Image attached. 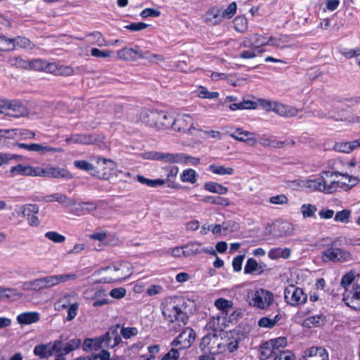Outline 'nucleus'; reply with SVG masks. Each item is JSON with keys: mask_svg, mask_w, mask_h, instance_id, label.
Here are the masks:
<instances>
[{"mask_svg": "<svg viewBox=\"0 0 360 360\" xmlns=\"http://www.w3.org/2000/svg\"><path fill=\"white\" fill-rule=\"evenodd\" d=\"M214 306L218 309L220 316H227V311L233 307V304L231 300L219 298L215 300Z\"/></svg>", "mask_w": 360, "mask_h": 360, "instance_id": "37", "label": "nucleus"}, {"mask_svg": "<svg viewBox=\"0 0 360 360\" xmlns=\"http://www.w3.org/2000/svg\"><path fill=\"white\" fill-rule=\"evenodd\" d=\"M119 325L115 328L110 329L104 335L101 336L103 340V347L113 348L121 342L122 338L117 331Z\"/></svg>", "mask_w": 360, "mask_h": 360, "instance_id": "18", "label": "nucleus"}, {"mask_svg": "<svg viewBox=\"0 0 360 360\" xmlns=\"http://www.w3.org/2000/svg\"><path fill=\"white\" fill-rule=\"evenodd\" d=\"M115 276L112 280H116V283H121L129 278L132 274V265L128 262H122L115 264Z\"/></svg>", "mask_w": 360, "mask_h": 360, "instance_id": "17", "label": "nucleus"}, {"mask_svg": "<svg viewBox=\"0 0 360 360\" xmlns=\"http://www.w3.org/2000/svg\"><path fill=\"white\" fill-rule=\"evenodd\" d=\"M274 229H276V231H274V235L277 237L290 235L292 232V226L288 222L278 223L274 226Z\"/></svg>", "mask_w": 360, "mask_h": 360, "instance_id": "43", "label": "nucleus"}, {"mask_svg": "<svg viewBox=\"0 0 360 360\" xmlns=\"http://www.w3.org/2000/svg\"><path fill=\"white\" fill-rule=\"evenodd\" d=\"M340 283L345 288L343 300L345 304L360 311V274L355 275L349 272L342 276Z\"/></svg>", "mask_w": 360, "mask_h": 360, "instance_id": "2", "label": "nucleus"}, {"mask_svg": "<svg viewBox=\"0 0 360 360\" xmlns=\"http://www.w3.org/2000/svg\"><path fill=\"white\" fill-rule=\"evenodd\" d=\"M219 335L220 354L235 352L243 340L242 335L236 330L220 333Z\"/></svg>", "mask_w": 360, "mask_h": 360, "instance_id": "5", "label": "nucleus"}, {"mask_svg": "<svg viewBox=\"0 0 360 360\" xmlns=\"http://www.w3.org/2000/svg\"><path fill=\"white\" fill-rule=\"evenodd\" d=\"M266 269V264H259L253 258H249L244 268V273L245 274H262Z\"/></svg>", "mask_w": 360, "mask_h": 360, "instance_id": "27", "label": "nucleus"}, {"mask_svg": "<svg viewBox=\"0 0 360 360\" xmlns=\"http://www.w3.org/2000/svg\"><path fill=\"white\" fill-rule=\"evenodd\" d=\"M204 202L211 203L212 205H221L223 207H227L230 205V201L228 198L221 197L219 195L217 196H205L202 200Z\"/></svg>", "mask_w": 360, "mask_h": 360, "instance_id": "45", "label": "nucleus"}, {"mask_svg": "<svg viewBox=\"0 0 360 360\" xmlns=\"http://www.w3.org/2000/svg\"><path fill=\"white\" fill-rule=\"evenodd\" d=\"M179 172V168L176 166L172 167L167 175V187L172 188H179L180 185L171 181V179L176 176Z\"/></svg>", "mask_w": 360, "mask_h": 360, "instance_id": "53", "label": "nucleus"}, {"mask_svg": "<svg viewBox=\"0 0 360 360\" xmlns=\"http://www.w3.org/2000/svg\"><path fill=\"white\" fill-rule=\"evenodd\" d=\"M229 135L234 139L246 142L250 146H255L257 143L253 132L244 131L241 128H237L233 131H229Z\"/></svg>", "mask_w": 360, "mask_h": 360, "instance_id": "20", "label": "nucleus"}, {"mask_svg": "<svg viewBox=\"0 0 360 360\" xmlns=\"http://www.w3.org/2000/svg\"><path fill=\"white\" fill-rule=\"evenodd\" d=\"M208 170L213 174L223 176V175H232L234 169L231 167H225L219 164H212L209 166Z\"/></svg>", "mask_w": 360, "mask_h": 360, "instance_id": "40", "label": "nucleus"}, {"mask_svg": "<svg viewBox=\"0 0 360 360\" xmlns=\"http://www.w3.org/2000/svg\"><path fill=\"white\" fill-rule=\"evenodd\" d=\"M248 297L249 304L260 309L269 307L274 300V295L270 291L261 288L250 292Z\"/></svg>", "mask_w": 360, "mask_h": 360, "instance_id": "7", "label": "nucleus"}, {"mask_svg": "<svg viewBox=\"0 0 360 360\" xmlns=\"http://www.w3.org/2000/svg\"><path fill=\"white\" fill-rule=\"evenodd\" d=\"M240 316V310L233 307L227 311V316H223L226 326L228 327L231 323H236Z\"/></svg>", "mask_w": 360, "mask_h": 360, "instance_id": "44", "label": "nucleus"}, {"mask_svg": "<svg viewBox=\"0 0 360 360\" xmlns=\"http://www.w3.org/2000/svg\"><path fill=\"white\" fill-rule=\"evenodd\" d=\"M316 210V206L312 204H303L300 207V212L304 219L315 217Z\"/></svg>", "mask_w": 360, "mask_h": 360, "instance_id": "49", "label": "nucleus"}, {"mask_svg": "<svg viewBox=\"0 0 360 360\" xmlns=\"http://www.w3.org/2000/svg\"><path fill=\"white\" fill-rule=\"evenodd\" d=\"M263 146H271L274 148H282L285 145L284 141H277L274 136H268L266 134H262L259 137L257 141Z\"/></svg>", "mask_w": 360, "mask_h": 360, "instance_id": "36", "label": "nucleus"}, {"mask_svg": "<svg viewBox=\"0 0 360 360\" xmlns=\"http://www.w3.org/2000/svg\"><path fill=\"white\" fill-rule=\"evenodd\" d=\"M338 176H342L345 181H340L341 183H345L344 185L340 184V189L348 190L352 188L353 186H356L360 179L358 178L357 175H349L348 174H338Z\"/></svg>", "mask_w": 360, "mask_h": 360, "instance_id": "42", "label": "nucleus"}, {"mask_svg": "<svg viewBox=\"0 0 360 360\" xmlns=\"http://www.w3.org/2000/svg\"><path fill=\"white\" fill-rule=\"evenodd\" d=\"M96 141L95 136L90 134H74L65 139V142L68 144H91Z\"/></svg>", "mask_w": 360, "mask_h": 360, "instance_id": "25", "label": "nucleus"}, {"mask_svg": "<svg viewBox=\"0 0 360 360\" xmlns=\"http://www.w3.org/2000/svg\"><path fill=\"white\" fill-rule=\"evenodd\" d=\"M184 349L179 347H172V348L162 357V360H176L179 358L180 352Z\"/></svg>", "mask_w": 360, "mask_h": 360, "instance_id": "63", "label": "nucleus"}, {"mask_svg": "<svg viewBox=\"0 0 360 360\" xmlns=\"http://www.w3.org/2000/svg\"><path fill=\"white\" fill-rule=\"evenodd\" d=\"M291 255V250L288 248H273L269 250L268 257L271 260H276L278 259H288Z\"/></svg>", "mask_w": 360, "mask_h": 360, "instance_id": "30", "label": "nucleus"}, {"mask_svg": "<svg viewBox=\"0 0 360 360\" xmlns=\"http://www.w3.org/2000/svg\"><path fill=\"white\" fill-rule=\"evenodd\" d=\"M6 114L13 117H20L28 114V109L25 105L17 101H9Z\"/></svg>", "mask_w": 360, "mask_h": 360, "instance_id": "24", "label": "nucleus"}, {"mask_svg": "<svg viewBox=\"0 0 360 360\" xmlns=\"http://www.w3.org/2000/svg\"><path fill=\"white\" fill-rule=\"evenodd\" d=\"M284 300L288 304L292 307H298L307 302V295L302 288L294 285H289L285 288Z\"/></svg>", "mask_w": 360, "mask_h": 360, "instance_id": "8", "label": "nucleus"}, {"mask_svg": "<svg viewBox=\"0 0 360 360\" xmlns=\"http://www.w3.org/2000/svg\"><path fill=\"white\" fill-rule=\"evenodd\" d=\"M325 322L326 317L322 314L309 316L306 320V323L307 325H312L314 326H319L323 325Z\"/></svg>", "mask_w": 360, "mask_h": 360, "instance_id": "58", "label": "nucleus"}, {"mask_svg": "<svg viewBox=\"0 0 360 360\" xmlns=\"http://www.w3.org/2000/svg\"><path fill=\"white\" fill-rule=\"evenodd\" d=\"M281 317L282 316L279 313L274 316L262 317L258 321V326L262 328H271L281 319Z\"/></svg>", "mask_w": 360, "mask_h": 360, "instance_id": "41", "label": "nucleus"}, {"mask_svg": "<svg viewBox=\"0 0 360 360\" xmlns=\"http://www.w3.org/2000/svg\"><path fill=\"white\" fill-rule=\"evenodd\" d=\"M35 136V133L27 129H1L0 143H4L6 139H14L20 137L22 139H31Z\"/></svg>", "mask_w": 360, "mask_h": 360, "instance_id": "15", "label": "nucleus"}, {"mask_svg": "<svg viewBox=\"0 0 360 360\" xmlns=\"http://www.w3.org/2000/svg\"><path fill=\"white\" fill-rule=\"evenodd\" d=\"M195 339V333L190 327L185 328L184 330L171 342L172 347H179V349L189 348Z\"/></svg>", "mask_w": 360, "mask_h": 360, "instance_id": "13", "label": "nucleus"}, {"mask_svg": "<svg viewBox=\"0 0 360 360\" xmlns=\"http://www.w3.org/2000/svg\"><path fill=\"white\" fill-rule=\"evenodd\" d=\"M8 63L11 66L16 68L29 69V61L20 57H11Z\"/></svg>", "mask_w": 360, "mask_h": 360, "instance_id": "50", "label": "nucleus"}, {"mask_svg": "<svg viewBox=\"0 0 360 360\" xmlns=\"http://www.w3.org/2000/svg\"><path fill=\"white\" fill-rule=\"evenodd\" d=\"M205 190L219 195H224L228 193L229 189L219 183L214 181L206 182L204 184Z\"/></svg>", "mask_w": 360, "mask_h": 360, "instance_id": "39", "label": "nucleus"}, {"mask_svg": "<svg viewBox=\"0 0 360 360\" xmlns=\"http://www.w3.org/2000/svg\"><path fill=\"white\" fill-rule=\"evenodd\" d=\"M40 319V315L37 311H27L17 316L16 321L20 325H30L37 323Z\"/></svg>", "mask_w": 360, "mask_h": 360, "instance_id": "28", "label": "nucleus"}, {"mask_svg": "<svg viewBox=\"0 0 360 360\" xmlns=\"http://www.w3.org/2000/svg\"><path fill=\"white\" fill-rule=\"evenodd\" d=\"M323 261L333 262H346L352 259L349 252L338 248H328L322 253Z\"/></svg>", "mask_w": 360, "mask_h": 360, "instance_id": "11", "label": "nucleus"}, {"mask_svg": "<svg viewBox=\"0 0 360 360\" xmlns=\"http://www.w3.org/2000/svg\"><path fill=\"white\" fill-rule=\"evenodd\" d=\"M287 345L285 338L279 337L265 342L260 346V355L263 359H269L280 352L281 349L284 348Z\"/></svg>", "mask_w": 360, "mask_h": 360, "instance_id": "10", "label": "nucleus"}, {"mask_svg": "<svg viewBox=\"0 0 360 360\" xmlns=\"http://www.w3.org/2000/svg\"><path fill=\"white\" fill-rule=\"evenodd\" d=\"M11 44L13 45V50L21 48L27 50H32L34 48L35 45L29 39L18 36L14 38H11Z\"/></svg>", "mask_w": 360, "mask_h": 360, "instance_id": "34", "label": "nucleus"}, {"mask_svg": "<svg viewBox=\"0 0 360 360\" xmlns=\"http://www.w3.org/2000/svg\"><path fill=\"white\" fill-rule=\"evenodd\" d=\"M234 28L237 32H243L248 28V22L244 17L238 16L234 19Z\"/></svg>", "mask_w": 360, "mask_h": 360, "instance_id": "56", "label": "nucleus"}, {"mask_svg": "<svg viewBox=\"0 0 360 360\" xmlns=\"http://www.w3.org/2000/svg\"><path fill=\"white\" fill-rule=\"evenodd\" d=\"M274 360H295V356L291 352L288 350L282 351L281 349L280 352L275 355Z\"/></svg>", "mask_w": 360, "mask_h": 360, "instance_id": "64", "label": "nucleus"}, {"mask_svg": "<svg viewBox=\"0 0 360 360\" xmlns=\"http://www.w3.org/2000/svg\"><path fill=\"white\" fill-rule=\"evenodd\" d=\"M182 182L195 184L197 181V172L193 169H186L180 175Z\"/></svg>", "mask_w": 360, "mask_h": 360, "instance_id": "47", "label": "nucleus"}, {"mask_svg": "<svg viewBox=\"0 0 360 360\" xmlns=\"http://www.w3.org/2000/svg\"><path fill=\"white\" fill-rule=\"evenodd\" d=\"M259 104L265 110H271L281 117H296L301 111L300 109L295 107L285 105L277 101L271 102L267 100H262Z\"/></svg>", "mask_w": 360, "mask_h": 360, "instance_id": "6", "label": "nucleus"}, {"mask_svg": "<svg viewBox=\"0 0 360 360\" xmlns=\"http://www.w3.org/2000/svg\"><path fill=\"white\" fill-rule=\"evenodd\" d=\"M39 210V206L35 204H27L20 207V212L22 217H26L27 219L33 214H37Z\"/></svg>", "mask_w": 360, "mask_h": 360, "instance_id": "46", "label": "nucleus"}, {"mask_svg": "<svg viewBox=\"0 0 360 360\" xmlns=\"http://www.w3.org/2000/svg\"><path fill=\"white\" fill-rule=\"evenodd\" d=\"M44 236L56 243H63L65 240V237L56 231H48Z\"/></svg>", "mask_w": 360, "mask_h": 360, "instance_id": "62", "label": "nucleus"}, {"mask_svg": "<svg viewBox=\"0 0 360 360\" xmlns=\"http://www.w3.org/2000/svg\"><path fill=\"white\" fill-rule=\"evenodd\" d=\"M41 279L44 289L50 288L60 283L58 275H52L42 277Z\"/></svg>", "mask_w": 360, "mask_h": 360, "instance_id": "54", "label": "nucleus"}, {"mask_svg": "<svg viewBox=\"0 0 360 360\" xmlns=\"http://www.w3.org/2000/svg\"><path fill=\"white\" fill-rule=\"evenodd\" d=\"M98 204L94 202H82L77 205L75 212L77 215H84L96 210Z\"/></svg>", "mask_w": 360, "mask_h": 360, "instance_id": "35", "label": "nucleus"}, {"mask_svg": "<svg viewBox=\"0 0 360 360\" xmlns=\"http://www.w3.org/2000/svg\"><path fill=\"white\" fill-rule=\"evenodd\" d=\"M40 200L44 202H58L65 207H70L76 205L75 200L70 198L67 195L58 193L44 196Z\"/></svg>", "mask_w": 360, "mask_h": 360, "instance_id": "22", "label": "nucleus"}, {"mask_svg": "<svg viewBox=\"0 0 360 360\" xmlns=\"http://www.w3.org/2000/svg\"><path fill=\"white\" fill-rule=\"evenodd\" d=\"M304 360H328V353L323 347H311L306 349Z\"/></svg>", "mask_w": 360, "mask_h": 360, "instance_id": "19", "label": "nucleus"}, {"mask_svg": "<svg viewBox=\"0 0 360 360\" xmlns=\"http://www.w3.org/2000/svg\"><path fill=\"white\" fill-rule=\"evenodd\" d=\"M89 41L98 46H107L102 34L98 32H95L87 35Z\"/></svg>", "mask_w": 360, "mask_h": 360, "instance_id": "52", "label": "nucleus"}, {"mask_svg": "<svg viewBox=\"0 0 360 360\" xmlns=\"http://www.w3.org/2000/svg\"><path fill=\"white\" fill-rule=\"evenodd\" d=\"M307 187L309 188H311L314 191H319L322 192V181L321 178V174L319 176V177L314 179H309L306 183Z\"/></svg>", "mask_w": 360, "mask_h": 360, "instance_id": "60", "label": "nucleus"}, {"mask_svg": "<svg viewBox=\"0 0 360 360\" xmlns=\"http://www.w3.org/2000/svg\"><path fill=\"white\" fill-rule=\"evenodd\" d=\"M138 333L139 330L136 327H122L120 335L127 340L137 335Z\"/></svg>", "mask_w": 360, "mask_h": 360, "instance_id": "61", "label": "nucleus"}, {"mask_svg": "<svg viewBox=\"0 0 360 360\" xmlns=\"http://www.w3.org/2000/svg\"><path fill=\"white\" fill-rule=\"evenodd\" d=\"M198 95L202 98H216L219 96V93L216 91L210 92L207 88L200 86L198 89Z\"/></svg>", "mask_w": 360, "mask_h": 360, "instance_id": "59", "label": "nucleus"}, {"mask_svg": "<svg viewBox=\"0 0 360 360\" xmlns=\"http://www.w3.org/2000/svg\"><path fill=\"white\" fill-rule=\"evenodd\" d=\"M185 250V257L196 255L202 252H206L214 256L217 255L215 251L211 248L210 249L205 248L198 242H191L184 245Z\"/></svg>", "mask_w": 360, "mask_h": 360, "instance_id": "21", "label": "nucleus"}, {"mask_svg": "<svg viewBox=\"0 0 360 360\" xmlns=\"http://www.w3.org/2000/svg\"><path fill=\"white\" fill-rule=\"evenodd\" d=\"M351 217V211L349 210H343L336 212L334 220L341 223H348Z\"/></svg>", "mask_w": 360, "mask_h": 360, "instance_id": "55", "label": "nucleus"}, {"mask_svg": "<svg viewBox=\"0 0 360 360\" xmlns=\"http://www.w3.org/2000/svg\"><path fill=\"white\" fill-rule=\"evenodd\" d=\"M203 20L211 26L220 23L223 20V15L221 13V10L217 7H213L208 10L203 17Z\"/></svg>", "mask_w": 360, "mask_h": 360, "instance_id": "26", "label": "nucleus"}, {"mask_svg": "<svg viewBox=\"0 0 360 360\" xmlns=\"http://www.w3.org/2000/svg\"><path fill=\"white\" fill-rule=\"evenodd\" d=\"M198 125L196 124L193 118L188 115L183 114L178 115L176 118H173L172 128L181 133H188L189 134H194L195 131H199Z\"/></svg>", "mask_w": 360, "mask_h": 360, "instance_id": "9", "label": "nucleus"}, {"mask_svg": "<svg viewBox=\"0 0 360 360\" xmlns=\"http://www.w3.org/2000/svg\"><path fill=\"white\" fill-rule=\"evenodd\" d=\"M340 172H332L329 171L323 172L321 173V178L322 181V192L325 193H333L340 188V184L344 185L345 183H341L340 181L334 179L338 176Z\"/></svg>", "mask_w": 360, "mask_h": 360, "instance_id": "12", "label": "nucleus"}, {"mask_svg": "<svg viewBox=\"0 0 360 360\" xmlns=\"http://www.w3.org/2000/svg\"><path fill=\"white\" fill-rule=\"evenodd\" d=\"M60 342V347L57 352H62L63 354H68L70 352L77 349L81 345V340L79 338H73L70 340L65 344H63L62 340H58Z\"/></svg>", "mask_w": 360, "mask_h": 360, "instance_id": "32", "label": "nucleus"}, {"mask_svg": "<svg viewBox=\"0 0 360 360\" xmlns=\"http://www.w3.org/2000/svg\"><path fill=\"white\" fill-rule=\"evenodd\" d=\"M219 336V333H209L202 338L200 349L202 354L198 360H214L215 356L220 354Z\"/></svg>", "mask_w": 360, "mask_h": 360, "instance_id": "4", "label": "nucleus"}, {"mask_svg": "<svg viewBox=\"0 0 360 360\" xmlns=\"http://www.w3.org/2000/svg\"><path fill=\"white\" fill-rule=\"evenodd\" d=\"M120 59L126 60H135L136 57L132 55V48H123L117 52Z\"/></svg>", "mask_w": 360, "mask_h": 360, "instance_id": "57", "label": "nucleus"}, {"mask_svg": "<svg viewBox=\"0 0 360 360\" xmlns=\"http://www.w3.org/2000/svg\"><path fill=\"white\" fill-rule=\"evenodd\" d=\"M16 145L20 148H22L28 151L38 152L42 154L50 152L55 153L61 151V149L60 148H53L39 143L27 144L22 143H17Z\"/></svg>", "mask_w": 360, "mask_h": 360, "instance_id": "23", "label": "nucleus"}, {"mask_svg": "<svg viewBox=\"0 0 360 360\" xmlns=\"http://www.w3.org/2000/svg\"><path fill=\"white\" fill-rule=\"evenodd\" d=\"M162 314L171 330H181L187 323L188 316L184 311V303L179 299H170L162 304Z\"/></svg>", "mask_w": 360, "mask_h": 360, "instance_id": "1", "label": "nucleus"}, {"mask_svg": "<svg viewBox=\"0 0 360 360\" xmlns=\"http://www.w3.org/2000/svg\"><path fill=\"white\" fill-rule=\"evenodd\" d=\"M335 151L349 153L354 150L352 141L348 142H336L333 146Z\"/></svg>", "mask_w": 360, "mask_h": 360, "instance_id": "51", "label": "nucleus"}, {"mask_svg": "<svg viewBox=\"0 0 360 360\" xmlns=\"http://www.w3.org/2000/svg\"><path fill=\"white\" fill-rule=\"evenodd\" d=\"M60 344L59 340H55L47 344L37 345L34 347L33 353L40 359H47L52 356L53 353L57 352Z\"/></svg>", "mask_w": 360, "mask_h": 360, "instance_id": "16", "label": "nucleus"}, {"mask_svg": "<svg viewBox=\"0 0 360 360\" xmlns=\"http://www.w3.org/2000/svg\"><path fill=\"white\" fill-rule=\"evenodd\" d=\"M207 327L212 330L211 333H224L223 329L226 326L223 316L217 314L210 319L207 323Z\"/></svg>", "mask_w": 360, "mask_h": 360, "instance_id": "29", "label": "nucleus"}, {"mask_svg": "<svg viewBox=\"0 0 360 360\" xmlns=\"http://www.w3.org/2000/svg\"><path fill=\"white\" fill-rule=\"evenodd\" d=\"M115 270V264H113L111 266H107L105 268H101L98 269V274L99 275L104 274L103 276H102L100 280L98 281V283H116V280H112V278L115 276V273L113 271Z\"/></svg>", "mask_w": 360, "mask_h": 360, "instance_id": "31", "label": "nucleus"}, {"mask_svg": "<svg viewBox=\"0 0 360 360\" xmlns=\"http://www.w3.org/2000/svg\"><path fill=\"white\" fill-rule=\"evenodd\" d=\"M173 118L168 112L158 110H145L141 116L143 123L159 130L172 127Z\"/></svg>", "mask_w": 360, "mask_h": 360, "instance_id": "3", "label": "nucleus"}, {"mask_svg": "<svg viewBox=\"0 0 360 360\" xmlns=\"http://www.w3.org/2000/svg\"><path fill=\"white\" fill-rule=\"evenodd\" d=\"M150 158L155 160L162 161L169 164H184L186 160V154L184 153H170L155 152L150 154Z\"/></svg>", "mask_w": 360, "mask_h": 360, "instance_id": "14", "label": "nucleus"}, {"mask_svg": "<svg viewBox=\"0 0 360 360\" xmlns=\"http://www.w3.org/2000/svg\"><path fill=\"white\" fill-rule=\"evenodd\" d=\"M83 349L86 352L90 349L98 350L103 347V340L101 336L95 338H86L82 345Z\"/></svg>", "mask_w": 360, "mask_h": 360, "instance_id": "38", "label": "nucleus"}, {"mask_svg": "<svg viewBox=\"0 0 360 360\" xmlns=\"http://www.w3.org/2000/svg\"><path fill=\"white\" fill-rule=\"evenodd\" d=\"M138 181L143 184H146L149 187L155 188L158 186H162L165 184L166 181L164 179H149L143 176L138 175L137 176Z\"/></svg>", "mask_w": 360, "mask_h": 360, "instance_id": "48", "label": "nucleus"}, {"mask_svg": "<svg viewBox=\"0 0 360 360\" xmlns=\"http://www.w3.org/2000/svg\"><path fill=\"white\" fill-rule=\"evenodd\" d=\"M46 176L52 178H65L67 179L72 178V174L66 169L53 167L46 168Z\"/></svg>", "mask_w": 360, "mask_h": 360, "instance_id": "33", "label": "nucleus"}]
</instances>
